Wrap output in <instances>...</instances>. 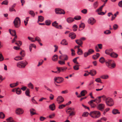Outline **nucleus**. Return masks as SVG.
I'll return each mask as SVG.
<instances>
[{"mask_svg":"<svg viewBox=\"0 0 122 122\" xmlns=\"http://www.w3.org/2000/svg\"><path fill=\"white\" fill-rule=\"evenodd\" d=\"M90 115L92 117L96 118L99 117L101 115L100 112L98 111H94L91 112L90 114Z\"/></svg>","mask_w":122,"mask_h":122,"instance_id":"f257e3e1","label":"nucleus"},{"mask_svg":"<svg viewBox=\"0 0 122 122\" xmlns=\"http://www.w3.org/2000/svg\"><path fill=\"white\" fill-rule=\"evenodd\" d=\"M28 64V62L25 61H20L17 63L16 66L17 67L19 68H24Z\"/></svg>","mask_w":122,"mask_h":122,"instance_id":"f03ea898","label":"nucleus"},{"mask_svg":"<svg viewBox=\"0 0 122 122\" xmlns=\"http://www.w3.org/2000/svg\"><path fill=\"white\" fill-rule=\"evenodd\" d=\"M13 23L15 27L17 28L19 27L21 24L20 19L19 17H17L15 19Z\"/></svg>","mask_w":122,"mask_h":122,"instance_id":"7ed1b4c3","label":"nucleus"},{"mask_svg":"<svg viewBox=\"0 0 122 122\" xmlns=\"http://www.w3.org/2000/svg\"><path fill=\"white\" fill-rule=\"evenodd\" d=\"M105 102L106 104L109 106H112L114 104L113 99L110 98H107Z\"/></svg>","mask_w":122,"mask_h":122,"instance_id":"20e7f679","label":"nucleus"},{"mask_svg":"<svg viewBox=\"0 0 122 122\" xmlns=\"http://www.w3.org/2000/svg\"><path fill=\"white\" fill-rule=\"evenodd\" d=\"M112 60H109L108 61L106 62V65L109 68H113L116 66V64L115 63H111V62Z\"/></svg>","mask_w":122,"mask_h":122,"instance_id":"39448f33","label":"nucleus"},{"mask_svg":"<svg viewBox=\"0 0 122 122\" xmlns=\"http://www.w3.org/2000/svg\"><path fill=\"white\" fill-rule=\"evenodd\" d=\"M58 23L55 21L52 23V25L55 27L56 28L59 29H62V27L61 25H58Z\"/></svg>","mask_w":122,"mask_h":122,"instance_id":"423d86ee","label":"nucleus"},{"mask_svg":"<svg viewBox=\"0 0 122 122\" xmlns=\"http://www.w3.org/2000/svg\"><path fill=\"white\" fill-rule=\"evenodd\" d=\"M54 79L55 81L58 83H60L62 82L64 80L63 78L59 77H55Z\"/></svg>","mask_w":122,"mask_h":122,"instance_id":"0eeeda50","label":"nucleus"},{"mask_svg":"<svg viewBox=\"0 0 122 122\" xmlns=\"http://www.w3.org/2000/svg\"><path fill=\"white\" fill-rule=\"evenodd\" d=\"M55 11L56 14H64L65 13V11L59 8L56 9Z\"/></svg>","mask_w":122,"mask_h":122,"instance_id":"6e6552de","label":"nucleus"},{"mask_svg":"<svg viewBox=\"0 0 122 122\" xmlns=\"http://www.w3.org/2000/svg\"><path fill=\"white\" fill-rule=\"evenodd\" d=\"M97 109L101 111H103L105 107V105L102 103L99 104L97 106Z\"/></svg>","mask_w":122,"mask_h":122,"instance_id":"1a4fd4ad","label":"nucleus"},{"mask_svg":"<svg viewBox=\"0 0 122 122\" xmlns=\"http://www.w3.org/2000/svg\"><path fill=\"white\" fill-rule=\"evenodd\" d=\"M96 99L91 100L90 101L88 102V104L91 106L92 108H94L96 107V104L94 103L93 102H96Z\"/></svg>","mask_w":122,"mask_h":122,"instance_id":"9d476101","label":"nucleus"},{"mask_svg":"<svg viewBox=\"0 0 122 122\" xmlns=\"http://www.w3.org/2000/svg\"><path fill=\"white\" fill-rule=\"evenodd\" d=\"M67 68V67H57L56 68V69L58 70V72L59 73L61 72H64L66 71Z\"/></svg>","mask_w":122,"mask_h":122,"instance_id":"9b49d317","label":"nucleus"},{"mask_svg":"<svg viewBox=\"0 0 122 122\" xmlns=\"http://www.w3.org/2000/svg\"><path fill=\"white\" fill-rule=\"evenodd\" d=\"M64 101V99L61 96L58 97L57 99V101L59 104L61 103Z\"/></svg>","mask_w":122,"mask_h":122,"instance_id":"f8f14e48","label":"nucleus"},{"mask_svg":"<svg viewBox=\"0 0 122 122\" xmlns=\"http://www.w3.org/2000/svg\"><path fill=\"white\" fill-rule=\"evenodd\" d=\"M88 22L89 24L92 25L95 23L96 20L94 18H91L88 20Z\"/></svg>","mask_w":122,"mask_h":122,"instance_id":"ddd939ff","label":"nucleus"},{"mask_svg":"<svg viewBox=\"0 0 122 122\" xmlns=\"http://www.w3.org/2000/svg\"><path fill=\"white\" fill-rule=\"evenodd\" d=\"M23 110L20 108H18L16 111L15 113L17 115L22 114L23 113Z\"/></svg>","mask_w":122,"mask_h":122,"instance_id":"4468645a","label":"nucleus"},{"mask_svg":"<svg viewBox=\"0 0 122 122\" xmlns=\"http://www.w3.org/2000/svg\"><path fill=\"white\" fill-rule=\"evenodd\" d=\"M69 36L72 39H75L76 37V35L74 33L71 32L70 33L69 35Z\"/></svg>","mask_w":122,"mask_h":122,"instance_id":"2eb2a0df","label":"nucleus"},{"mask_svg":"<svg viewBox=\"0 0 122 122\" xmlns=\"http://www.w3.org/2000/svg\"><path fill=\"white\" fill-rule=\"evenodd\" d=\"M113 50L112 49H107L105 51V53L107 55H110L111 53L112 52Z\"/></svg>","mask_w":122,"mask_h":122,"instance_id":"dca6fc26","label":"nucleus"},{"mask_svg":"<svg viewBox=\"0 0 122 122\" xmlns=\"http://www.w3.org/2000/svg\"><path fill=\"white\" fill-rule=\"evenodd\" d=\"M30 112L31 116H32L35 114H36V111L33 108H31L30 109Z\"/></svg>","mask_w":122,"mask_h":122,"instance_id":"f3484780","label":"nucleus"},{"mask_svg":"<svg viewBox=\"0 0 122 122\" xmlns=\"http://www.w3.org/2000/svg\"><path fill=\"white\" fill-rule=\"evenodd\" d=\"M89 74H90L92 76H93L95 75L96 73V71L94 70H92L90 71L89 72Z\"/></svg>","mask_w":122,"mask_h":122,"instance_id":"a211bd4d","label":"nucleus"},{"mask_svg":"<svg viewBox=\"0 0 122 122\" xmlns=\"http://www.w3.org/2000/svg\"><path fill=\"white\" fill-rule=\"evenodd\" d=\"M110 56L112 57L116 58L118 57V55L117 53L113 52L111 53Z\"/></svg>","mask_w":122,"mask_h":122,"instance_id":"6ab92c4d","label":"nucleus"},{"mask_svg":"<svg viewBox=\"0 0 122 122\" xmlns=\"http://www.w3.org/2000/svg\"><path fill=\"white\" fill-rule=\"evenodd\" d=\"M49 107L50 109L52 111H53L55 109V106L54 103L50 105Z\"/></svg>","mask_w":122,"mask_h":122,"instance_id":"aec40b11","label":"nucleus"},{"mask_svg":"<svg viewBox=\"0 0 122 122\" xmlns=\"http://www.w3.org/2000/svg\"><path fill=\"white\" fill-rule=\"evenodd\" d=\"M76 43L80 46H81L83 44L82 41L80 40H77L75 41Z\"/></svg>","mask_w":122,"mask_h":122,"instance_id":"412c9836","label":"nucleus"},{"mask_svg":"<svg viewBox=\"0 0 122 122\" xmlns=\"http://www.w3.org/2000/svg\"><path fill=\"white\" fill-rule=\"evenodd\" d=\"M38 23L39 21L41 22H42L44 20V18L43 17L41 16H39L38 17Z\"/></svg>","mask_w":122,"mask_h":122,"instance_id":"4be33fe9","label":"nucleus"},{"mask_svg":"<svg viewBox=\"0 0 122 122\" xmlns=\"http://www.w3.org/2000/svg\"><path fill=\"white\" fill-rule=\"evenodd\" d=\"M100 55L98 53H97L96 55H94L92 56V58L94 60L97 59L100 56Z\"/></svg>","mask_w":122,"mask_h":122,"instance_id":"5701e85b","label":"nucleus"},{"mask_svg":"<svg viewBox=\"0 0 122 122\" xmlns=\"http://www.w3.org/2000/svg\"><path fill=\"white\" fill-rule=\"evenodd\" d=\"M58 58V57L57 55H55L52 57V60L54 61H56L57 60Z\"/></svg>","mask_w":122,"mask_h":122,"instance_id":"b1692460","label":"nucleus"},{"mask_svg":"<svg viewBox=\"0 0 122 122\" xmlns=\"http://www.w3.org/2000/svg\"><path fill=\"white\" fill-rule=\"evenodd\" d=\"M112 112L114 114H119L120 113V112L118 111V110L116 109H114L112 111Z\"/></svg>","mask_w":122,"mask_h":122,"instance_id":"393cba45","label":"nucleus"},{"mask_svg":"<svg viewBox=\"0 0 122 122\" xmlns=\"http://www.w3.org/2000/svg\"><path fill=\"white\" fill-rule=\"evenodd\" d=\"M66 20L68 23H70L73 22L74 20L73 18L69 17Z\"/></svg>","mask_w":122,"mask_h":122,"instance_id":"a878e982","label":"nucleus"},{"mask_svg":"<svg viewBox=\"0 0 122 122\" xmlns=\"http://www.w3.org/2000/svg\"><path fill=\"white\" fill-rule=\"evenodd\" d=\"M15 91L17 94L19 95L21 94V91L19 88H17L15 90Z\"/></svg>","mask_w":122,"mask_h":122,"instance_id":"bb28decb","label":"nucleus"},{"mask_svg":"<svg viewBox=\"0 0 122 122\" xmlns=\"http://www.w3.org/2000/svg\"><path fill=\"white\" fill-rule=\"evenodd\" d=\"M61 44L63 45H68V43L64 39L62 40Z\"/></svg>","mask_w":122,"mask_h":122,"instance_id":"cd10ccee","label":"nucleus"},{"mask_svg":"<svg viewBox=\"0 0 122 122\" xmlns=\"http://www.w3.org/2000/svg\"><path fill=\"white\" fill-rule=\"evenodd\" d=\"M30 92L29 89L28 88L27 89L25 92V95L27 96L30 97Z\"/></svg>","mask_w":122,"mask_h":122,"instance_id":"c85d7f7f","label":"nucleus"},{"mask_svg":"<svg viewBox=\"0 0 122 122\" xmlns=\"http://www.w3.org/2000/svg\"><path fill=\"white\" fill-rule=\"evenodd\" d=\"M18 84V82H17L16 83H14L10 84V86L11 87L13 88L17 86Z\"/></svg>","mask_w":122,"mask_h":122,"instance_id":"c756f323","label":"nucleus"},{"mask_svg":"<svg viewBox=\"0 0 122 122\" xmlns=\"http://www.w3.org/2000/svg\"><path fill=\"white\" fill-rule=\"evenodd\" d=\"M85 26V25L83 23H81V24L79 25V30H81V29H80L81 28H82L83 29Z\"/></svg>","mask_w":122,"mask_h":122,"instance_id":"7c9ffc66","label":"nucleus"},{"mask_svg":"<svg viewBox=\"0 0 122 122\" xmlns=\"http://www.w3.org/2000/svg\"><path fill=\"white\" fill-rule=\"evenodd\" d=\"M87 92L86 90H84L82 91L81 92L80 94L82 96H84L85 95V93H87Z\"/></svg>","mask_w":122,"mask_h":122,"instance_id":"2f4dec72","label":"nucleus"},{"mask_svg":"<svg viewBox=\"0 0 122 122\" xmlns=\"http://www.w3.org/2000/svg\"><path fill=\"white\" fill-rule=\"evenodd\" d=\"M94 51L92 49H90L88 50L87 52L90 55L93 53Z\"/></svg>","mask_w":122,"mask_h":122,"instance_id":"473e14b6","label":"nucleus"},{"mask_svg":"<svg viewBox=\"0 0 122 122\" xmlns=\"http://www.w3.org/2000/svg\"><path fill=\"white\" fill-rule=\"evenodd\" d=\"M78 54L79 55H81L83 54V52L81 49H79L77 51Z\"/></svg>","mask_w":122,"mask_h":122,"instance_id":"72a5a7b5","label":"nucleus"},{"mask_svg":"<svg viewBox=\"0 0 122 122\" xmlns=\"http://www.w3.org/2000/svg\"><path fill=\"white\" fill-rule=\"evenodd\" d=\"M99 61L101 63L103 64L105 62V60L104 57H102L99 59Z\"/></svg>","mask_w":122,"mask_h":122,"instance_id":"f704fd0d","label":"nucleus"},{"mask_svg":"<svg viewBox=\"0 0 122 122\" xmlns=\"http://www.w3.org/2000/svg\"><path fill=\"white\" fill-rule=\"evenodd\" d=\"M14 59L16 61H19L23 59L22 57L20 56H17Z\"/></svg>","mask_w":122,"mask_h":122,"instance_id":"c9c22d12","label":"nucleus"},{"mask_svg":"<svg viewBox=\"0 0 122 122\" xmlns=\"http://www.w3.org/2000/svg\"><path fill=\"white\" fill-rule=\"evenodd\" d=\"M7 122H14V121L12 118L11 117H10L6 119Z\"/></svg>","mask_w":122,"mask_h":122,"instance_id":"e433bc0d","label":"nucleus"},{"mask_svg":"<svg viewBox=\"0 0 122 122\" xmlns=\"http://www.w3.org/2000/svg\"><path fill=\"white\" fill-rule=\"evenodd\" d=\"M72 28L73 31H76L77 29L78 26L76 25H73Z\"/></svg>","mask_w":122,"mask_h":122,"instance_id":"4c0bfd02","label":"nucleus"},{"mask_svg":"<svg viewBox=\"0 0 122 122\" xmlns=\"http://www.w3.org/2000/svg\"><path fill=\"white\" fill-rule=\"evenodd\" d=\"M100 78L103 79H107L108 78V76L107 75H102L100 76Z\"/></svg>","mask_w":122,"mask_h":122,"instance_id":"58836bf2","label":"nucleus"},{"mask_svg":"<svg viewBox=\"0 0 122 122\" xmlns=\"http://www.w3.org/2000/svg\"><path fill=\"white\" fill-rule=\"evenodd\" d=\"M46 25H50L51 23V21L50 20H46L45 22Z\"/></svg>","mask_w":122,"mask_h":122,"instance_id":"ea45409f","label":"nucleus"},{"mask_svg":"<svg viewBox=\"0 0 122 122\" xmlns=\"http://www.w3.org/2000/svg\"><path fill=\"white\" fill-rule=\"evenodd\" d=\"M80 65H75L73 66L74 69L76 70H78L79 69V66Z\"/></svg>","mask_w":122,"mask_h":122,"instance_id":"a19ab883","label":"nucleus"},{"mask_svg":"<svg viewBox=\"0 0 122 122\" xmlns=\"http://www.w3.org/2000/svg\"><path fill=\"white\" fill-rule=\"evenodd\" d=\"M29 13L32 16L34 17L35 15V14L34 12L32 10H30L29 12Z\"/></svg>","mask_w":122,"mask_h":122,"instance_id":"79ce46f5","label":"nucleus"},{"mask_svg":"<svg viewBox=\"0 0 122 122\" xmlns=\"http://www.w3.org/2000/svg\"><path fill=\"white\" fill-rule=\"evenodd\" d=\"M5 117V115L2 112H0V118H4Z\"/></svg>","mask_w":122,"mask_h":122,"instance_id":"37998d69","label":"nucleus"},{"mask_svg":"<svg viewBox=\"0 0 122 122\" xmlns=\"http://www.w3.org/2000/svg\"><path fill=\"white\" fill-rule=\"evenodd\" d=\"M58 63L61 65H64L65 64V61H59L58 62Z\"/></svg>","mask_w":122,"mask_h":122,"instance_id":"c03bdc74","label":"nucleus"},{"mask_svg":"<svg viewBox=\"0 0 122 122\" xmlns=\"http://www.w3.org/2000/svg\"><path fill=\"white\" fill-rule=\"evenodd\" d=\"M63 57L64 58V61H67L68 59V57L67 55H63Z\"/></svg>","mask_w":122,"mask_h":122,"instance_id":"a18cd8bd","label":"nucleus"},{"mask_svg":"<svg viewBox=\"0 0 122 122\" xmlns=\"http://www.w3.org/2000/svg\"><path fill=\"white\" fill-rule=\"evenodd\" d=\"M81 17L80 16H76L74 17V19L76 20H78L81 19Z\"/></svg>","mask_w":122,"mask_h":122,"instance_id":"49530a36","label":"nucleus"},{"mask_svg":"<svg viewBox=\"0 0 122 122\" xmlns=\"http://www.w3.org/2000/svg\"><path fill=\"white\" fill-rule=\"evenodd\" d=\"M99 98H102V99L103 100H105L106 101V100L107 99V98L104 95H103L102 96H100L99 97Z\"/></svg>","mask_w":122,"mask_h":122,"instance_id":"de8ad7c7","label":"nucleus"},{"mask_svg":"<svg viewBox=\"0 0 122 122\" xmlns=\"http://www.w3.org/2000/svg\"><path fill=\"white\" fill-rule=\"evenodd\" d=\"M76 114V112H75L72 111L71 112L69 113V116H73L75 115Z\"/></svg>","mask_w":122,"mask_h":122,"instance_id":"09e8293b","label":"nucleus"},{"mask_svg":"<svg viewBox=\"0 0 122 122\" xmlns=\"http://www.w3.org/2000/svg\"><path fill=\"white\" fill-rule=\"evenodd\" d=\"M88 114L89 113L88 112H85L83 113L82 116L85 117H86L88 115Z\"/></svg>","mask_w":122,"mask_h":122,"instance_id":"8fccbe9b","label":"nucleus"},{"mask_svg":"<svg viewBox=\"0 0 122 122\" xmlns=\"http://www.w3.org/2000/svg\"><path fill=\"white\" fill-rule=\"evenodd\" d=\"M8 2L7 0H5L3 1L1 3L2 5L4 4L5 5H7L8 4Z\"/></svg>","mask_w":122,"mask_h":122,"instance_id":"3c124183","label":"nucleus"},{"mask_svg":"<svg viewBox=\"0 0 122 122\" xmlns=\"http://www.w3.org/2000/svg\"><path fill=\"white\" fill-rule=\"evenodd\" d=\"M98 99H96V101L95 102L97 103H99L101 101V98H99V97H98Z\"/></svg>","mask_w":122,"mask_h":122,"instance_id":"603ef678","label":"nucleus"},{"mask_svg":"<svg viewBox=\"0 0 122 122\" xmlns=\"http://www.w3.org/2000/svg\"><path fill=\"white\" fill-rule=\"evenodd\" d=\"M95 81L97 82H99L102 83V82L101 81V80L99 78H98L96 79Z\"/></svg>","mask_w":122,"mask_h":122,"instance_id":"864d4df0","label":"nucleus"},{"mask_svg":"<svg viewBox=\"0 0 122 122\" xmlns=\"http://www.w3.org/2000/svg\"><path fill=\"white\" fill-rule=\"evenodd\" d=\"M66 106V105L64 104H62L59 105L58 108L59 109H61L63 108Z\"/></svg>","mask_w":122,"mask_h":122,"instance_id":"5fc2aeb1","label":"nucleus"},{"mask_svg":"<svg viewBox=\"0 0 122 122\" xmlns=\"http://www.w3.org/2000/svg\"><path fill=\"white\" fill-rule=\"evenodd\" d=\"M111 33V31L109 30H107L104 32V33L106 34H110Z\"/></svg>","mask_w":122,"mask_h":122,"instance_id":"6e6d98bb","label":"nucleus"},{"mask_svg":"<svg viewBox=\"0 0 122 122\" xmlns=\"http://www.w3.org/2000/svg\"><path fill=\"white\" fill-rule=\"evenodd\" d=\"M20 54L23 57H24L25 55V52L24 51H22Z\"/></svg>","mask_w":122,"mask_h":122,"instance_id":"4d7b16f0","label":"nucleus"},{"mask_svg":"<svg viewBox=\"0 0 122 122\" xmlns=\"http://www.w3.org/2000/svg\"><path fill=\"white\" fill-rule=\"evenodd\" d=\"M35 41H37L38 42H40L41 41V39L38 37L36 36L35 38Z\"/></svg>","mask_w":122,"mask_h":122,"instance_id":"13d9d810","label":"nucleus"},{"mask_svg":"<svg viewBox=\"0 0 122 122\" xmlns=\"http://www.w3.org/2000/svg\"><path fill=\"white\" fill-rule=\"evenodd\" d=\"M43 62V61L42 60H40L39 62L38 63V64L37 65L38 66H40L41 65Z\"/></svg>","mask_w":122,"mask_h":122,"instance_id":"bf43d9fd","label":"nucleus"},{"mask_svg":"<svg viewBox=\"0 0 122 122\" xmlns=\"http://www.w3.org/2000/svg\"><path fill=\"white\" fill-rule=\"evenodd\" d=\"M28 86L31 89H33V85L31 82H30L29 84H28Z\"/></svg>","mask_w":122,"mask_h":122,"instance_id":"052dcab7","label":"nucleus"},{"mask_svg":"<svg viewBox=\"0 0 122 122\" xmlns=\"http://www.w3.org/2000/svg\"><path fill=\"white\" fill-rule=\"evenodd\" d=\"M81 12L85 14L87 13V10L86 9H84L83 10H81Z\"/></svg>","mask_w":122,"mask_h":122,"instance_id":"680f3d73","label":"nucleus"},{"mask_svg":"<svg viewBox=\"0 0 122 122\" xmlns=\"http://www.w3.org/2000/svg\"><path fill=\"white\" fill-rule=\"evenodd\" d=\"M11 35L12 36H14L16 35V32L15 30H14L12 31Z\"/></svg>","mask_w":122,"mask_h":122,"instance_id":"e2e57ef3","label":"nucleus"},{"mask_svg":"<svg viewBox=\"0 0 122 122\" xmlns=\"http://www.w3.org/2000/svg\"><path fill=\"white\" fill-rule=\"evenodd\" d=\"M55 114L54 113H53L52 114L50 115L49 116V117L50 118H53L55 116Z\"/></svg>","mask_w":122,"mask_h":122,"instance_id":"0e129e2a","label":"nucleus"},{"mask_svg":"<svg viewBox=\"0 0 122 122\" xmlns=\"http://www.w3.org/2000/svg\"><path fill=\"white\" fill-rule=\"evenodd\" d=\"M98 4L97 1H96L94 3V6L95 8H96L98 6Z\"/></svg>","mask_w":122,"mask_h":122,"instance_id":"69168bd1","label":"nucleus"},{"mask_svg":"<svg viewBox=\"0 0 122 122\" xmlns=\"http://www.w3.org/2000/svg\"><path fill=\"white\" fill-rule=\"evenodd\" d=\"M4 59V57L0 53V61H3Z\"/></svg>","mask_w":122,"mask_h":122,"instance_id":"338daca9","label":"nucleus"},{"mask_svg":"<svg viewBox=\"0 0 122 122\" xmlns=\"http://www.w3.org/2000/svg\"><path fill=\"white\" fill-rule=\"evenodd\" d=\"M46 119V118L42 116H41L40 117V120L41 121H43L44 120Z\"/></svg>","mask_w":122,"mask_h":122,"instance_id":"774afa93","label":"nucleus"}]
</instances>
